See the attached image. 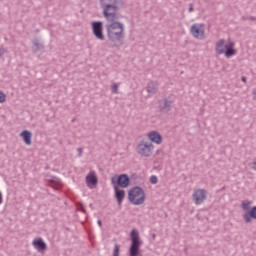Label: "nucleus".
Instances as JSON below:
<instances>
[{"mask_svg": "<svg viewBox=\"0 0 256 256\" xmlns=\"http://www.w3.org/2000/svg\"><path fill=\"white\" fill-rule=\"evenodd\" d=\"M113 187H114L117 203L118 205H121L123 203V199H125V190H121L117 186H113Z\"/></svg>", "mask_w": 256, "mask_h": 256, "instance_id": "obj_16", "label": "nucleus"}, {"mask_svg": "<svg viewBox=\"0 0 256 256\" xmlns=\"http://www.w3.org/2000/svg\"><path fill=\"white\" fill-rule=\"evenodd\" d=\"M34 46L36 47V51L43 49V45L39 44L38 42H34Z\"/></svg>", "mask_w": 256, "mask_h": 256, "instance_id": "obj_24", "label": "nucleus"}, {"mask_svg": "<svg viewBox=\"0 0 256 256\" xmlns=\"http://www.w3.org/2000/svg\"><path fill=\"white\" fill-rule=\"evenodd\" d=\"M235 44L233 42H229L228 44H225V39H220L216 42L215 45V51L217 55H225V57H233V55H236V51L234 49Z\"/></svg>", "mask_w": 256, "mask_h": 256, "instance_id": "obj_3", "label": "nucleus"}, {"mask_svg": "<svg viewBox=\"0 0 256 256\" xmlns=\"http://www.w3.org/2000/svg\"><path fill=\"white\" fill-rule=\"evenodd\" d=\"M80 211H82L83 213H87V211L85 210V208L83 206H81Z\"/></svg>", "mask_w": 256, "mask_h": 256, "instance_id": "obj_31", "label": "nucleus"}, {"mask_svg": "<svg viewBox=\"0 0 256 256\" xmlns=\"http://www.w3.org/2000/svg\"><path fill=\"white\" fill-rule=\"evenodd\" d=\"M98 183L97 175H95V171H90L86 176V185L90 189L92 187H96Z\"/></svg>", "mask_w": 256, "mask_h": 256, "instance_id": "obj_13", "label": "nucleus"}, {"mask_svg": "<svg viewBox=\"0 0 256 256\" xmlns=\"http://www.w3.org/2000/svg\"><path fill=\"white\" fill-rule=\"evenodd\" d=\"M106 31L107 37L111 43H117L120 39L125 37V26L117 20L108 21Z\"/></svg>", "mask_w": 256, "mask_h": 256, "instance_id": "obj_1", "label": "nucleus"}, {"mask_svg": "<svg viewBox=\"0 0 256 256\" xmlns=\"http://www.w3.org/2000/svg\"><path fill=\"white\" fill-rule=\"evenodd\" d=\"M92 32L96 39L99 41H105V35H103V22H92Z\"/></svg>", "mask_w": 256, "mask_h": 256, "instance_id": "obj_9", "label": "nucleus"}, {"mask_svg": "<svg viewBox=\"0 0 256 256\" xmlns=\"http://www.w3.org/2000/svg\"><path fill=\"white\" fill-rule=\"evenodd\" d=\"M98 225H99V227L103 226V223L101 222V220H98Z\"/></svg>", "mask_w": 256, "mask_h": 256, "instance_id": "obj_32", "label": "nucleus"}, {"mask_svg": "<svg viewBox=\"0 0 256 256\" xmlns=\"http://www.w3.org/2000/svg\"><path fill=\"white\" fill-rule=\"evenodd\" d=\"M131 241L132 243L129 250V256H143L139 253V249L141 247V240H139V232H137L136 230L131 231Z\"/></svg>", "mask_w": 256, "mask_h": 256, "instance_id": "obj_6", "label": "nucleus"}, {"mask_svg": "<svg viewBox=\"0 0 256 256\" xmlns=\"http://www.w3.org/2000/svg\"><path fill=\"white\" fill-rule=\"evenodd\" d=\"M241 81H242L243 83H247V77L242 76V77H241Z\"/></svg>", "mask_w": 256, "mask_h": 256, "instance_id": "obj_30", "label": "nucleus"}, {"mask_svg": "<svg viewBox=\"0 0 256 256\" xmlns=\"http://www.w3.org/2000/svg\"><path fill=\"white\" fill-rule=\"evenodd\" d=\"M148 138L150 139V141H152V143H156V145H161L163 141V136H161V134H159V132L156 131L150 132L148 134Z\"/></svg>", "mask_w": 256, "mask_h": 256, "instance_id": "obj_14", "label": "nucleus"}, {"mask_svg": "<svg viewBox=\"0 0 256 256\" xmlns=\"http://www.w3.org/2000/svg\"><path fill=\"white\" fill-rule=\"evenodd\" d=\"M254 99H256V89L253 90Z\"/></svg>", "mask_w": 256, "mask_h": 256, "instance_id": "obj_33", "label": "nucleus"}, {"mask_svg": "<svg viewBox=\"0 0 256 256\" xmlns=\"http://www.w3.org/2000/svg\"><path fill=\"white\" fill-rule=\"evenodd\" d=\"M50 182L52 183L53 189H59L61 187V179L53 177Z\"/></svg>", "mask_w": 256, "mask_h": 256, "instance_id": "obj_20", "label": "nucleus"}, {"mask_svg": "<svg viewBox=\"0 0 256 256\" xmlns=\"http://www.w3.org/2000/svg\"><path fill=\"white\" fill-rule=\"evenodd\" d=\"M3 55H5V49L0 48V57H3Z\"/></svg>", "mask_w": 256, "mask_h": 256, "instance_id": "obj_28", "label": "nucleus"}, {"mask_svg": "<svg viewBox=\"0 0 256 256\" xmlns=\"http://www.w3.org/2000/svg\"><path fill=\"white\" fill-rule=\"evenodd\" d=\"M0 103H5V93L0 92Z\"/></svg>", "mask_w": 256, "mask_h": 256, "instance_id": "obj_25", "label": "nucleus"}, {"mask_svg": "<svg viewBox=\"0 0 256 256\" xmlns=\"http://www.w3.org/2000/svg\"><path fill=\"white\" fill-rule=\"evenodd\" d=\"M78 157H83V148H77Z\"/></svg>", "mask_w": 256, "mask_h": 256, "instance_id": "obj_26", "label": "nucleus"}, {"mask_svg": "<svg viewBox=\"0 0 256 256\" xmlns=\"http://www.w3.org/2000/svg\"><path fill=\"white\" fill-rule=\"evenodd\" d=\"M153 143L147 139H143L138 143L137 153L141 155V157H151L153 155Z\"/></svg>", "mask_w": 256, "mask_h": 256, "instance_id": "obj_5", "label": "nucleus"}, {"mask_svg": "<svg viewBox=\"0 0 256 256\" xmlns=\"http://www.w3.org/2000/svg\"><path fill=\"white\" fill-rule=\"evenodd\" d=\"M0 205H3V192L0 190Z\"/></svg>", "mask_w": 256, "mask_h": 256, "instance_id": "obj_27", "label": "nucleus"}, {"mask_svg": "<svg viewBox=\"0 0 256 256\" xmlns=\"http://www.w3.org/2000/svg\"><path fill=\"white\" fill-rule=\"evenodd\" d=\"M33 134L29 130H24L20 133V137H22L24 143L26 145H31V137Z\"/></svg>", "mask_w": 256, "mask_h": 256, "instance_id": "obj_17", "label": "nucleus"}, {"mask_svg": "<svg viewBox=\"0 0 256 256\" xmlns=\"http://www.w3.org/2000/svg\"><path fill=\"white\" fill-rule=\"evenodd\" d=\"M146 89H147V92L149 93V95H155V93H157V91H159V87H158L157 83H155V82H149Z\"/></svg>", "mask_w": 256, "mask_h": 256, "instance_id": "obj_18", "label": "nucleus"}, {"mask_svg": "<svg viewBox=\"0 0 256 256\" xmlns=\"http://www.w3.org/2000/svg\"><path fill=\"white\" fill-rule=\"evenodd\" d=\"M251 205H253V202L251 200L242 201L241 203L242 211H249L251 209Z\"/></svg>", "mask_w": 256, "mask_h": 256, "instance_id": "obj_19", "label": "nucleus"}, {"mask_svg": "<svg viewBox=\"0 0 256 256\" xmlns=\"http://www.w3.org/2000/svg\"><path fill=\"white\" fill-rule=\"evenodd\" d=\"M243 219L245 223H251L252 219H256V206L252 207L249 212L244 213Z\"/></svg>", "mask_w": 256, "mask_h": 256, "instance_id": "obj_15", "label": "nucleus"}, {"mask_svg": "<svg viewBox=\"0 0 256 256\" xmlns=\"http://www.w3.org/2000/svg\"><path fill=\"white\" fill-rule=\"evenodd\" d=\"M205 25L203 24H193L190 28V33L195 37V39H203L205 37Z\"/></svg>", "mask_w": 256, "mask_h": 256, "instance_id": "obj_10", "label": "nucleus"}, {"mask_svg": "<svg viewBox=\"0 0 256 256\" xmlns=\"http://www.w3.org/2000/svg\"><path fill=\"white\" fill-rule=\"evenodd\" d=\"M128 200L132 205H143L145 203V191L139 186H135L128 191Z\"/></svg>", "mask_w": 256, "mask_h": 256, "instance_id": "obj_4", "label": "nucleus"}, {"mask_svg": "<svg viewBox=\"0 0 256 256\" xmlns=\"http://www.w3.org/2000/svg\"><path fill=\"white\" fill-rule=\"evenodd\" d=\"M251 19H252V21H255V18L252 17Z\"/></svg>", "mask_w": 256, "mask_h": 256, "instance_id": "obj_34", "label": "nucleus"}, {"mask_svg": "<svg viewBox=\"0 0 256 256\" xmlns=\"http://www.w3.org/2000/svg\"><path fill=\"white\" fill-rule=\"evenodd\" d=\"M158 181H159V179L157 178V176L152 175L150 177V183H152V185H157Z\"/></svg>", "mask_w": 256, "mask_h": 256, "instance_id": "obj_23", "label": "nucleus"}, {"mask_svg": "<svg viewBox=\"0 0 256 256\" xmlns=\"http://www.w3.org/2000/svg\"><path fill=\"white\" fill-rule=\"evenodd\" d=\"M32 246L39 253H43V251H45L47 249V244L45 243V241H43V238H35L32 241Z\"/></svg>", "mask_w": 256, "mask_h": 256, "instance_id": "obj_12", "label": "nucleus"}, {"mask_svg": "<svg viewBox=\"0 0 256 256\" xmlns=\"http://www.w3.org/2000/svg\"><path fill=\"white\" fill-rule=\"evenodd\" d=\"M192 197L196 205H201L207 199V191L205 189H197L194 191Z\"/></svg>", "mask_w": 256, "mask_h": 256, "instance_id": "obj_11", "label": "nucleus"}, {"mask_svg": "<svg viewBox=\"0 0 256 256\" xmlns=\"http://www.w3.org/2000/svg\"><path fill=\"white\" fill-rule=\"evenodd\" d=\"M121 0H100L102 14L106 21H117V11Z\"/></svg>", "mask_w": 256, "mask_h": 256, "instance_id": "obj_2", "label": "nucleus"}, {"mask_svg": "<svg viewBox=\"0 0 256 256\" xmlns=\"http://www.w3.org/2000/svg\"><path fill=\"white\" fill-rule=\"evenodd\" d=\"M173 103L171 97H164L158 101V106L162 113H169L173 109Z\"/></svg>", "mask_w": 256, "mask_h": 256, "instance_id": "obj_8", "label": "nucleus"}, {"mask_svg": "<svg viewBox=\"0 0 256 256\" xmlns=\"http://www.w3.org/2000/svg\"><path fill=\"white\" fill-rule=\"evenodd\" d=\"M111 93H113L114 95H117V93H119V84L113 83L111 85Z\"/></svg>", "mask_w": 256, "mask_h": 256, "instance_id": "obj_21", "label": "nucleus"}, {"mask_svg": "<svg viewBox=\"0 0 256 256\" xmlns=\"http://www.w3.org/2000/svg\"><path fill=\"white\" fill-rule=\"evenodd\" d=\"M120 249L119 244H114L113 256H119Z\"/></svg>", "mask_w": 256, "mask_h": 256, "instance_id": "obj_22", "label": "nucleus"}, {"mask_svg": "<svg viewBox=\"0 0 256 256\" xmlns=\"http://www.w3.org/2000/svg\"><path fill=\"white\" fill-rule=\"evenodd\" d=\"M193 4H189V13H193Z\"/></svg>", "mask_w": 256, "mask_h": 256, "instance_id": "obj_29", "label": "nucleus"}, {"mask_svg": "<svg viewBox=\"0 0 256 256\" xmlns=\"http://www.w3.org/2000/svg\"><path fill=\"white\" fill-rule=\"evenodd\" d=\"M111 183L113 187H121L122 189H126V187H129V183H131V180L129 178V175L127 174H121L118 177L113 176L111 178Z\"/></svg>", "mask_w": 256, "mask_h": 256, "instance_id": "obj_7", "label": "nucleus"}]
</instances>
